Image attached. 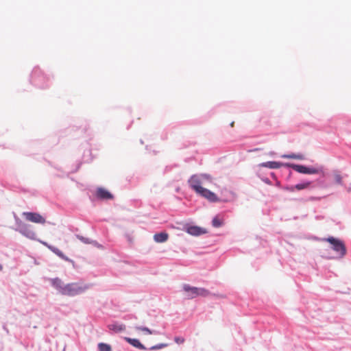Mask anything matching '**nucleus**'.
<instances>
[{"mask_svg":"<svg viewBox=\"0 0 351 351\" xmlns=\"http://www.w3.org/2000/svg\"><path fill=\"white\" fill-rule=\"evenodd\" d=\"M213 178L206 173L195 174L191 176L188 180L189 186L199 196L211 202H217L219 199L215 193L203 187L207 182H212Z\"/></svg>","mask_w":351,"mask_h":351,"instance_id":"obj_1","label":"nucleus"},{"mask_svg":"<svg viewBox=\"0 0 351 351\" xmlns=\"http://www.w3.org/2000/svg\"><path fill=\"white\" fill-rule=\"evenodd\" d=\"M183 290L186 299H193L197 296L206 297L210 295V292L207 289L191 287L189 285H184Z\"/></svg>","mask_w":351,"mask_h":351,"instance_id":"obj_2","label":"nucleus"},{"mask_svg":"<svg viewBox=\"0 0 351 351\" xmlns=\"http://www.w3.org/2000/svg\"><path fill=\"white\" fill-rule=\"evenodd\" d=\"M88 287L79 283H70L64 286L62 294L69 296H74L84 292Z\"/></svg>","mask_w":351,"mask_h":351,"instance_id":"obj_3","label":"nucleus"},{"mask_svg":"<svg viewBox=\"0 0 351 351\" xmlns=\"http://www.w3.org/2000/svg\"><path fill=\"white\" fill-rule=\"evenodd\" d=\"M331 245V248L335 251L339 257H343L346 253V249L343 241L334 237H328L326 239Z\"/></svg>","mask_w":351,"mask_h":351,"instance_id":"obj_4","label":"nucleus"},{"mask_svg":"<svg viewBox=\"0 0 351 351\" xmlns=\"http://www.w3.org/2000/svg\"><path fill=\"white\" fill-rule=\"evenodd\" d=\"M23 215L27 221L32 223L40 224H45L46 223L45 218L38 213L24 212L23 213Z\"/></svg>","mask_w":351,"mask_h":351,"instance_id":"obj_5","label":"nucleus"},{"mask_svg":"<svg viewBox=\"0 0 351 351\" xmlns=\"http://www.w3.org/2000/svg\"><path fill=\"white\" fill-rule=\"evenodd\" d=\"M18 228L19 231L21 234L24 235L25 237L30 239H34L36 237V233L32 229L30 226L23 223L21 221H19L18 223Z\"/></svg>","mask_w":351,"mask_h":351,"instance_id":"obj_6","label":"nucleus"},{"mask_svg":"<svg viewBox=\"0 0 351 351\" xmlns=\"http://www.w3.org/2000/svg\"><path fill=\"white\" fill-rule=\"evenodd\" d=\"M40 242L45 246H46L48 249H49L51 252H53L54 254H56L58 256L61 258L62 259L69 261V258L66 256L57 247L49 245L45 241H40Z\"/></svg>","mask_w":351,"mask_h":351,"instance_id":"obj_7","label":"nucleus"},{"mask_svg":"<svg viewBox=\"0 0 351 351\" xmlns=\"http://www.w3.org/2000/svg\"><path fill=\"white\" fill-rule=\"evenodd\" d=\"M97 197L101 199H111L113 195L104 188H98L96 192Z\"/></svg>","mask_w":351,"mask_h":351,"instance_id":"obj_8","label":"nucleus"},{"mask_svg":"<svg viewBox=\"0 0 351 351\" xmlns=\"http://www.w3.org/2000/svg\"><path fill=\"white\" fill-rule=\"evenodd\" d=\"M285 167H291L295 171L300 173H304V174H306V171L308 169V167L301 165L293 164V163H285Z\"/></svg>","mask_w":351,"mask_h":351,"instance_id":"obj_9","label":"nucleus"},{"mask_svg":"<svg viewBox=\"0 0 351 351\" xmlns=\"http://www.w3.org/2000/svg\"><path fill=\"white\" fill-rule=\"evenodd\" d=\"M169 239L168 233L165 232H162L160 233H156L154 235V240L156 243H164L167 241Z\"/></svg>","mask_w":351,"mask_h":351,"instance_id":"obj_10","label":"nucleus"},{"mask_svg":"<svg viewBox=\"0 0 351 351\" xmlns=\"http://www.w3.org/2000/svg\"><path fill=\"white\" fill-rule=\"evenodd\" d=\"M186 232L193 236H199L205 233V231L198 226H190L186 229Z\"/></svg>","mask_w":351,"mask_h":351,"instance_id":"obj_11","label":"nucleus"},{"mask_svg":"<svg viewBox=\"0 0 351 351\" xmlns=\"http://www.w3.org/2000/svg\"><path fill=\"white\" fill-rule=\"evenodd\" d=\"M125 339L126 341H128L129 343H130L132 346H133L135 348H137L141 350H145V347L139 341V340L136 339H131L129 337H125Z\"/></svg>","mask_w":351,"mask_h":351,"instance_id":"obj_12","label":"nucleus"},{"mask_svg":"<svg viewBox=\"0 0 351 351\" xmlns=\"http://www.w3.org/2000/svg\"><path fill=\"white\" fill-rule=\"evenodd\" d=\"M51 282L52 285L62 294V289L64 286L62 280L58 278H56L51 279Z\"/></svg>","mask_w":351,"mask_h":351,"instance_id":"obj_13","label":"nucleus"},{"mask_svg":"<svg viewBox=\"0 0 351 351\" xmlns=\"http://www.w3.org/2000/svg\"><path fill=\"white\" fill-rule=\"evenodd\" d=\"M306 174H321L323 177L325 176V173L322 167L315 168L308 167Z\"/></svg>","mask_w":351,"mask_h":351,"instance_id":"obj_14","label":"nucleus"},{"mask_svg":"<svg viewBox=\"0 0 351 351\" xmlns=\"http://www.w3.org/2000/svg\"><path fill=\"white\" fill-rule=\"evenodd\" d=\"M262 166L265 167H268V168H270V169H279L281 167H285V164L279 162H274H274H267L265 163H263L262 165Z\"/></svg>","mask_w":351,"mask_h":351,"instance_id":"obj_15","label":"nucleus"},{"mask_svg":"<svg viewBox=\"0 0 351 351\" xmlns=\"http://www.w3.org/2000/svg\"><path fill=\"white\" fill-rule=\"evenodd\" d=\"M332 178L335 184L339 185H341L343 184V177L340 172H339L338 171H333Z\"/></svg>","mask_w":351,"mask_h":351,"instance_id":"obj_16","label":"nucleus"},{"mask_svg":"<svg viewBox=\"0 0 351 351\" xmlns=\"http://www.w3.org/2000/svg\"><path fill=\"white\" fill-rule=\"evenodd\" d=\"M284 158L288 159H296V160H304V155L301 154H284L282 156Z\"/></svg>","mask_w":351,"mask_h":351,"instance_id":"obj_17","label":"nucleus"},{"mask_svg":"<svg viewBox=\"0 0 351 351\" xmlns=\"http://www.w3.org/2000/svg\"><path fill=\"white\" fill-rule=\"evenodd\" d=\"M311 183V182L308 181L303 183L297 184L295 185V188H296V191H302L310 187Z\"/></svg>","mask_w":351,"mask_h":351,"instance_id":"obj_18","label":"nucleus"},{"mask_svg":"<svg viewBox=\"0 0 351 351\" xmlns=\"http://www.w3.org/2000/svg\"><path fill=\"white\" fill-rule=\"evenodd\" d=\"M110 330H114L115 332H120L124 330L125 327L123 324H110L108 326Z\"/></svg>","mask_w":351,"mask_h":351,"instance_id":"obj_19","label":"nucleus"},{"mask_svg":"<svg viewBox=\"0 0 351 351\" xmlns=\"http://www.w3.org/2000/svg\"><path fill=\"white\" fill-rule=\"evenodd\" d=\"M213 226L215 228H219L221 226L223 223V219L220 218L219 216H216L213 218L212 221Z\"/></svg>","mask_w":351,"mask_h":351,"instance_id":"obj_20","label":"nucleus"},{"mask_svg":"<svg viewBox=\"0 0 351 351\" xmlns=\"http://www.w3.org/2000/svg\"><path fill=\"white\" fill-rule=\"evenodd\" d=\"M98 348L99 351H111V347L110 345L104 343H100L98 345Z\"/></svg>","mask_w":351,"mask_h":351,"instance_id":"obj_21","label":"nucleus"},{"mask_svg":"<svg viewBox=\"0 0 351 351\" xmlns=\"http://www.w3.org/2000/svg\"><path fill=\"white\" fill-rule=\"evenodd\" d=\"M136 329L138 330H141V331L145 332H146L148 335L156 334L157 333L156 332L152 331L151 330H149L148 328H146V327H136Z\"/></svg>","mask_w":351,"mask_h":351,"instance_id":"obj_22","label":"nucleus"},{"mask_svg":"<svg viewBox=\"0 0 351 351\" xmlns=\"http://www.w3.org/2000/svg\"><path fill=\"white\" fill-rule=\"evenodd\" d=\"M282 189L285 191H289V192H291V193L296 191V188H295V185L294 186H285L282 187Z\"/></svg>","mask_w":351,"mask_h":351,"instance_id":"obj_23","label":"nucleus"},{"mask_svg":"<svg viewBox=\"0 0 351 351\" xmlns=\"http://www.w3.org/2000/svg\"><path fill=\"white\" fill-rule=\"evenodd\" d=\"M167 345L166 343H160V344H158V345H156V346H154L150 348V350H158V349H161V348H163L165 347H166Z\"/></svg>","mask_w":351,"mask_h":351,"instance_id":"obj_24","label":"nucleus"},{"mask_svg":"<svg viewBox=\"0 0 351 351\" xmlns=\"http://www.w3.org/2000/svg\"><path fill=\"white\" fill-rule=\"evenodd\" d=\"M77 237L78 239H80V241H82L84 243H90L88 239L84 238L82 236L77 235Z\"/></svg>","mask_w":351,"mask_h":351,"instance_id":"obj_25","label":"nucleus"},{"mask_svg":"<svg viewBox=\"0 0 351 351\" xmlns=\"http://www.w3.org/2000/svg\"><path fill=\"white\" fill-rule=\"evenodd\" d=\"M175 341L177 343H183L184 342V338H182V337H176Z\"/></svg>","mask_w":351,"mask_h":351,"instance_id":"obj_26","label":"nucleus"},{"mask_svg":"<svg viewBox=\"0 0 351 351\" xmlns=\"http://www.w3.org/2000/svg\"><path fill=\"white\" fill-rule=\"evenodd\" d=\"M234 121H232V122L230 123V126L232 128V127H234Z\"/></svg>","mask_w":351,"mask_h":351,"instance_id":"obj_27","label":"nucleus"},{"mask_svg":"<svg viewBox=\"0 0 351 351\" xmlns=\"http://www.w3.org/2000/svg\"><path fill=\"white\" fill-rule=\"evenodd\" d=\"M3 269V267L2 265L0 264V271H1Z\"/></svg>","mask_w":351,"mask_h":351,"instance_id":"obj_28","label":"nucleus"}]
</instances>
